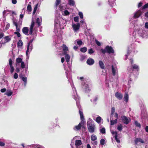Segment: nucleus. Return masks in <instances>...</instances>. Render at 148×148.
<instances>
[{"instance_id":"1","label":"nucleus","mask_w":148,"mask_h":148,"mask_svg":"<svg viewBox=\"0 0 148 148\" xmlns=\"http://www.w3.org/2000/svg\"><path fill=\"white\" fill-rule=\"evenodd\" d=\"M88 129L89 132L90 133H93L95 131V125L91 119H89L87 123Z\"/></svg>"},{"instance_id":"2","label":"nucleus","mask_w":148,"mask_h":148,"mask_svg":"<svg viewBox=\"0 0 148 148\" xmlns=\"http://www.w3.org/2000/svg\"><path fill=\"white\" fill-rule=\"evenodd\" d=\"M100 51L103 54H105L106 52L109 54L113 53L114 52L112 47L111 46H109L108 45L104 49H101Z\"/></svg>"},{"instance_id":"3","label":"nucleus","mask_w":148,"mask_h":148,"mask_svg":"<svg viewBox=\"0 0 148 148\" xmlns=\"http://www.w3.org/2000/svg\"><path fill=\"white\" fill-rule=\"evenodd\" d=\"M148 8V3L145 4L142 8V10H139L134 14V18H137L140 16L143 13V9Z\"/></svg>"},{"instance_id":"4","label":"nucleus","mask_w":148,"mask_h":148,"mask_svg":"<svg viewBox=\"0 0 148 148\" xmlns=\"http://www.w3.org/2000/svg\"><path fill=\"white\" fill-rule=\"evenodd\" d=\"M121 120L123 123L126 125L128 124L130 121V119H129L125 116H121Z\"/></svg>"},{"instance_id":"5","label":"nucleus","mask_w":148,"mask_h":148,"mask_svg":"<svg viewBox=\"0 0 148 148\" xmlns=\"http://www.w3.org/2000/svg\"><path fill=\"white\" fill-rule=\"evenodd\" d=\"M111 133L112 135H114V137H115V139L116 142L118 143H120V141L118 138V136L117 132L116 131H112L111 132Z\"/></svg>"},{"instance_id":"6","label":"nucleus","mask_w":148,"mask_h":148,"mask_svg":"<svg viewBox=\"0 0 148 148\" xmlns=\"http://www.w3.org/2000/svg\"><path fill=\"white\" fill-rule=\"evenodd\" d=\"M35 22L32 20V21L31 25L30 27V30L29 31V34L32 35L33 33V29L34 26Z\"/></svg>"},{"instance_id":"7","label":"nucleus","mask_w":148,"mask_h":148,"mask_svg":"<svg viewBox=\"0 0 148 148\" xmlns=\"http://www.w3.org/2000/svg\"><path fill=\"white\" fill-rule=\"evenodd\" d=\"M80 24L78 23L77 25L73 24L72 25V27L75 31L76 32L77 30H79L80 27Z\"/></svg>"},{"instance_id":"8","label":"nucleus","mask_w":148,"mask_h":148,"mask_svg":"<svg viewBox=\"0 0 148 148\" xmlns=\"http://www.w3.org/2000/svg\"><path fill=\"white\" fill-rule=\"evenodd\" d=\"M84 123H82V122L79 123V124L75 126L73 128V129L77 131L80 130L81 129L82 125H84Z\"/></svg>"},{"instance_id":"9","label":"nucleus","mask_w":148,"mask_h":148,"mask_svg":"<svg viewBox=\"0 0 148 148\" xmlns=\"http://www.w3.org/2000/svg\"><path fill=\"white\" fill-rule=\"evenodd\" d=\"M79 113L80 114V119L81 120V122H82V123H85V121L84 120L85 119L83 115V112L80 110H79Z\"/></svg>"},{"instance_id":"10","label":"nucleus","mask_w":148,"mask_h":148,"mask_svg":"<svg viewBox=\"0 0 148 148\" xmlns=\"http://www.w3.org/2000/svg\"><path fill=\"white\" fill-rule=\"evenodd\" d=\"M134 142L136 145H137L138 143L140 142L142 143H144L145 141L140 138H136L134 140Z\"/></svg>"},{"instance_id":"11","label":"nucleus","mask_w":148,"mask_h":148,"mask_svg":"<svg viewBox=\"0 0 148 148\" xmlns=\"http://www.w3.org/2000/svg\"><path fill=\"white\" fill-rule=\"evenodd\" d=\"M29 31L28 28L27 27H24L22 29L23 33L26 35H28V33Z\"/></svg>"},{"instance_id":"12","label":"nucleus","mask_w":148,"mask_h":148,"mask_svg":"<svg viewBox=\"0 0 148 148\" xmlns=\"http://www.w3.org/2000/svg\"><path fill=\"white\" fill-rule=\"evenodd\" d=\"M94 60L91 58H89L87 60V63L89 65H92L94 64Z\"/></svg>"},{"instance_id":"13","label":"nucleus","mask_w":148,"mask_h":148,"mask_svg":"<svg viewBox=\"0 0 148 148\" xmlns=\"http://www.w3.org/2000/svg\"><path fill=\"white\" fill-rule=\"evenodd\" d=\"M13 24L16 26V32H20V26L18 25V23L15 21H13Z\"/></svg>"},{"instance_id":"14","label":"nucleus","mask_w":148,"mask_h":148,"mask_svg":"<svg viewBox=\"0 0 148 148\" xmlns=\"http://www.w3.org/2000/svg\"><path fill=\"white\" fill-rule=\"evenodd\" d=\"M4 38L5 39V41L4 42H2V43L3 44H5L6 43L8 42L11 40V38L9 36H5Z\"/></svg>"},{"instance_id":"15","label":"nucleus","mask_w":148,"mask_h":148,"mask_svg":"<svg viewBox=\"0 0 148 148\" xmlns=\"http://www.w3.org/2000/svg\"><path fill=\"white\" fill-rule=\"evenodd\" d=\"M115 96L119 100L123 98V95L121 93L118 92H117L115 94Z\"/></svg>"},{"instance_id":"16","label":"nucleus","mask_w":148,"mask_h":148,"mask_svg":"<svg viewBox=\"0 0 148 148\" xmlns=\"http://www.w3.org/2000/svg\"><path fill=\"white\" fill-rule=\"evenodd\" d=\"M132 71L134 70L138 71L139 70L138 66L136 64H134L132 66Z\"/></svg>"},{"instance_id":"17","label":"nucleus","mask_w":148,"mask_h":148,"mask_svg":"<svg viewBox=\"0 0 148 148\" xmlns=\"http://www.w3.org/2000/svg\"><path fill=\"white\" fill-rule=\"evenodd\" d=\"M99 64L100 68L102 69H105V65L103 62L101 60H99Z\"/></svg>"},{"instance_id":"18","label":"nucleus","mask_w":148,"mask_h":148,"mask_svg":"<svg viewBox=\"0 0 148 148\" xmlns=\"http://www.w3.org/2000/svg\"><path fill=\"white\" fill-rule=\"evenodd\" d=\"M82 144V142L80 140H76L75 141V145L77 147L80 145Z\"/></svg>"},{"instance_id":"19","label":"nucleus","mask_w":148,"mask_h":148,"mask_svg":"<svg viewBox=\"0 0 148 148\" xmlns=\"http://www.w3.org/2000/svg\"><path fill=\"white\" fill-rule=\"evenodd\" d=\"M83 86L85 87V91L86 92H88L90 91V90L89 88L88 84H86L85 82H84V84Z\"/></svg>"},{"instance_id":"20","label":"nucleus","mask_w":148,"mask_h":148,"mask_svg":"<svg viewBox=\"0 0 148 148\" xmlns=\"http://www.w3.org/2000/svg\"><path fill=\"white\" fill-rule=\"evenodd\" d=\"M23 45V43L22 40L21 39L19 40L17 43L18 47H22Z\"/></svg>"},{"instance_id":"21","label":"nucleus","mask_w":148,"mask_h":148,"mask_svg":"<svg viewBox=\"0 0 148 148\" xmlns=\"http://www.w3.org/2000/svg\"><path fill=\"white\" fill-rule=\"evenodd\" d=\"M68 2L70 5L74 6L75 4V1L73 0H69Z\"/></svg>"},{"instance_id":"22","label":"nucleus","mask_w":148,"mask_h":148,"mask_svg":"<svg viewBox=\"0 0 148 148\" xmlns=\"http://www.w3.org/2000/svg\"><path fill=\"white\" fill-rule=\"evenodd\" d=\"M22 59L21 58H17L16 59V64L21 63L22 62Z\"/></svg>"},{"instance_id":"23","label":"nucleus","mask_w":148,"mask_h":148,"mask_svg":"<svg viewBox=\"0 0 148 148\" xmlns=\"http://www.w3.org/2000/svg\"><path fill=\"white\" fill-rule=\"evenodd\" d=\"M112 71L113 76H115L116 75V70L113 65L112 66Z\"/></svg>"},{"instance_id":"24","label":"nucleus","mask_w":148,"mask_h":148,"mask_svg":"<svg viewBox=\"0 0 148 148\" xmlns=\"http://www.w3.org/2000/svg\"><path fill=\"white\" fill-rule=\"evenodd\" d=\"M128 95L127 93H125L124 97V99L126 102L128 101Z\"/></svg>"},{"instance_id":"25","label":"nucleus","mask_w":148,"mask_h":148,"mask_svg":"<svg viewBox=\"0 0 148 148\" xmlns=\"http://www.w3.org/2000/svg\"><path fill=\"white\" fill-rule=\"evenodd\" d=\"M117 119H116L114 120H111L110 121V123L111 125H113L115 124H116L117 123Z\"/></svg>"},{"instance_id":"26","label":"nucleus","mask_w":148,"mask_h":148,"mask_svg":"<svg viewBox=\"0 0 148 148\" xmlns=\"http://www.w3.org/2000/svg\"><path fill=\"white\" fill-rule=\"evenodd\" d=\"M13 92L10 90H7L5 93V94L8 96H10L12 94Z\"/></svg>"},{"instance_id":"27","label":"nucleus","mask_w":148,"mask_h":148,"mask_svg":"<svg viewBox=\"0 0 148 148\" xmlns=\"http://www.w3.org/2000/svg\"><path fill=\"white\" fill-rule=\"evenodd\" d=\"M87 50V48L86 47H83L82 48L80 49V51L81 52L85 53L86 51Z\"/></svg>"},{"instance_id":"28","label":"nucleus","mask_w":148,"mask_h":148,"mask_svg":"<svg viewBox=\"0 0 148 148\" xmlns=\"http://www.w3.org/2000/svg\"><path fill=\"white\" fill-rule=\"evenodd\" d=\"M123 129L122 126V125L120 124L118 125L117 126V129L119 131H121Z\"/></svg>"},{"instance_id":"29","label":"nucleus","mask_w":148,"mask_h":148,"mask_svg":"<svg viewBox=\"0 0 148 148\" xmlns=\"http://www.w3.org/2000/svg\"><path fill=\"white\" fill-rule=\"evenodd\" d=\"M22 80L24 82V85L25 86L26 85L27 83V78L26 77H22Z\"/></svg>"},{"instance_id":"30","label":"nucleus","mask_w":148,"mask_h":148,"mask_svg":"<svg viewBox=\"0 0 148 148\" xmlns=\"http://www.w3.org/2000/svg\"><path fill=\"white\" fill-rule=\"evenodd\" d=\"M97 139V138L95 135H92L91 137V140L92 141H95Z\"/></svg>"},{"instance_id":"31","label":"nucleus","mask_w":148,"mask_h":148,"mask_svg":"<svg viewBox=\"0 0 148 148\" xmlns=\"http://www.w3.org/2000/svg\"><path fill=\"white\" fill-rule=\"evenodd\" d=\"M62 48L63 49V51H67L68 50V47L64 44H63L62 45Z\"/></svg>"},{"instance_id":"32","label":"nucleus","mask_w":148,"mask_h":148,"mask_svg":"<svg viewBox=\"0 0 148 148\" xmlns=\"http://www.w3.org/2000/svg\"><path fill=\"white\" fill-rule=\"evenodd\" d=\"M36 23L38 24V26H40L41 25V22L39 18H37L36 20Z\"/></svg>"},{"instance_id":"33","label":"nucleus","mask_w":148,"mask_h":148,"mask_svg":"<svg viewBox=\"0 0 148 148\" xmlns=\"http://www.w3.org/2000/svg\"><path fill=\"white\" fill-rule=\"evenodd\" d=\"M65 58L66 62H68L69 61L70 57L69 55H66L65 56Z\"/></svg>"},{"instance_id":"34","label":"nucleus","mask_w":148,"mask_h":148,"mask_svg":"<svg viewBox=\"0 0 148 148\" xmlns=\"http://www.w3.org/2000/svg\"><path fill=\"white\" fill-rule=\"evenodd\" d=\"M27 10L28 12H30L32 10V8L30 5L28 4L27 7Z\"/></svg>"},{"instance_id":"35","label":"nucleus","mask_w":148,"mask_h":148,"mask_svg":"<svg viewBox=\"0 0 148 148\" xmlns=\"http://www.w3.org/2000/svg\"><path fill=\"white\" fill-rule=\"evenodd\" d=\"M101 118L100 116L97 117L96 119V121L98 123H100L101 122Z\"/></svg>"},{"instance_id":"36","label":"nucleus","mask_w":148,"mask_h":148,"mask_svg":"<svg viewBox=\"0 0 148 148\" xmlns=\"http://www.w3.org/2000/svg\"><path fill=\"white\" fill-rule=\"evenodd\" d=\"M135 124L136 127H138L139 128L141 127V126L140 124L138 123L137 121H135Z\"/></svg>"},{"instance_id":"37","label":"nucleus","mask_w":148,"mask_h":148,"mask_svg":"<svg viewBox=\"0 0 148 148\" xmlns=\"http://www.w3.org/2000/svg\"><path fill=\"white\" fill-rule=\"evenodd\" d=\"M100 131L101 133L103 134L106 132V129L104 127L100 129Z\"/></svg>"},{"instance_id":"38","label":"nucleus","mask_w":148,"mask_h":148,"mask_svg":"<svg viewBox=\"0 0 148 148\" xmlns=\"http://www.w3.org/2000/svg\"><path fill=\"white\" fill-rule=\"evenodd\" d=\"M37 5H38L37 4L34 8V10H33V14H34L36 12V11L37 10Z\"/></svg>"},{"instance_id":"39","label":"nucleus","mask_w":148,"mask_h":148,"mask_svg":"<svg viewBox=\"0 0 148 148\" xmlns=\"http://www.w3.org/2000/svg\"><path fill=\"white\" fill-rule=\"evenodd\" d=\"M105 140L103 139H102L100 140V144L101 145H103L105 144Z\"/></svg>"},{"instance_id":"40","label":"nucleus","mask_w":148,"mask_h":148,"mask_svg":"<svg viewBox=\"0 0 148 148\" xmlns=\"http://www.w3.org/2000/svg\"><path fill=\"white\" fill-rule=\"evenodd\" d=\"M64 15H68L70 14V12L67 10H65L64 11Z\"/></svg>"},{"instance_id":"41","label":"nucleus","mask_w":148,"mask_h":148,"mask_svg":"<svg viewBox=\"0 0 148 148\" xmlns=\"http://www.w3.org/2000/svg\"><path fill=\"white\" fill-rule=\"evenodd\" d=\"M115 111V108L114 107H113L112 108L111 110V114L112 115L114 113Z\"/></svg>"},{"instance_id":"42","label":"nucleus","mask_w":148,"mask_h":148,"mask_svg":"<svg viewBox=\"0 0 148 148\" xmlns=\"http://www.w3.org/2000/svg\"><path fill=\"white\" fill-rule=\"evenodd\" d=\"M20 32H14V34H16L17 35V36L18 37H20L21 36V35L19 33Z\"/></svg>"},{"instance_id":"43","label":"nucleus","mask_w":148,"mask_h":148,"mask_svg":"<svg viewBox=\"0 0 148 148\" xmlns=\"http://www.w3.org/2000/svg\"><path fill=\"white\" fill-rule=\"evenodd\" d=\"M33 40H34V39H32L31 40H30V41H29V42L28 43V45H27V47L29 48L30 45H31V44H32V43Z\"/></svg>"},{"instance_id":"44","label":"nucleus","mask_w":148,"mask_h":148,"mask_svg":"<svg viewBox=\"0 0 148 148\" xmlns=\"http://www.w3.org/2000/svg\"><path fill=\"white\" fill-rule=\"evenodd\" d=\"M94 53V51L91 48L88 50V53L89 54H91L93 53Z\"/></svg>"},{"instance_id":"45","label":"nucleus","mask_w":148,"mask_h":148,"mask_svg":"<svg viewBox=\"0 0 148 148\" xmlns=\"http://www.w3.org/2000/svg\"><path fill=\"white\" fill-rule=\"evenodd\" d=\"M61 2V0H56V6L57 7L58 6Z\"/></svg>"},{"instance_id":"46","label":"nucleus","mask_w":148,"mask_h":148,"mask_svg":"<svg viewBox=\"0 0 148 148\" xmlns=\"http://www.w3.org/2000/svg\"><path fill=\"white\" fill-rule=\"evenodd\" d=\"M12 60L11 58H10L9 59V64L10 66H12Z\"/></svg>"},{"instance_id":"47","label":"nucleus","mask_w":148,"mask_h":148,"mask_svg":"<svg viewBox=\"0 0 148 148\" xmlns=\"http://www.w3.org/2000/svg\"><path fill=\"white\" fill-rule=\"evenodd\" d=\"M79 15L81 18L82 19L83 18V15L82 12H79Z\"/></svg>"},{"instance_id":"48","label":"nucleus","mask_w":148,"mask_h":148,"mask_svg":"<svg viewBox=\"0 0 148 148\" xmlns=\"http://www.w3.org/2000/svg\"><path fill=\"white\" fill-rule=\"evenodd\" d=\"M74 20L76 22H78L79 21V18L77 16H76L74 17Z\"/></svg>"},{"instance_id":"49","label":"nucleus","mask_w":148,"mask_h":148,"mask_svg":"<svg viewBox=\"0 0 148 148\" xmlns=\"http://www.w3.org/2000/svg\"><path fill=\"white\" fill-rule=\"evenodd\" d=\"M77 43L79 46L81 45L82 44V42L81 40H78L77 41Z\"/></svg>"},{"instance_id":"50","label":"nucleus","mask_w":148,"mask_h":148,"mask_svg":"<svg viewBox=\"0 0 148 148\" xmlns=\"http://www.w3.org/2000/svg\"><path fill=\"white\" fill-rule=\"evenodd\" d=\"M25 67V65L24 62H21V67L22 69H24Z\"/></svg>"},{"instance_id":"51","label":"nucleus","mask_w":148,"mask_h":148,"mask_svg":"<svg viewBox=\"0 0 148 148\" xmlns=\"http://www.w3.org/2000/svg\"><path fill=\"white\" fill-rule=\"evenodd\" d=\"M18 77V75L16 73H15L14 75V78L15 79H17Z\"/></svg>"},{"instance_id":"52","label":"nucleus","mask_w":148,"mask_h":148,"mask_svg":"<svg viewBox=\"0 0 148 148\" xmlns=\"http://www.w3.org/2000/svg\"><path fill=\"white\" fill-rule=\"evenodd\" d=\"M91 143L93 145H97V141L96 140L95 141H92V142H91Z\"/></svg>"},{"instance_id":"53","label":"nucleus","mask_w":148,"mask_h":148,"mask_svg":"<svg viewBox=\"0 0 148 148\" xmlns=\"http://www.w3.org/2000/svg\"><path fill=\"white\" fill-rule=\"evenodd\" d=\"M11 69L10 70V72L11 73H12L14 71V68L13 66H10Z\"/></svg>"},{"instance_id":"54","label":"nucleus","mask_w":148,"mask_h":148,"mask_svg":"<svg viewBox=\"0 0 148 148\" xmlns=\"http://www.w3.org/2000/svg\"><path fill=\"white\" fill-rule=\"evenodd\" d=\"M95 41L96 44L98 46H100L101 45V43L99 41L97 40H96Z\"/></svg>"},{"instance_id":"55","label":"nucleus","mask_w":148,"mask_h":148,"mask_svg":"<svg viewBox=\"0 0 148 148\" xmlns=\"http://www.w3.org/2000/svg\"><path fill=\"white\" fill-rule=\"evenodd\" d=\"M10 27V24L9 23L7 24L5 27V29L6 30L8 29Z\"/></svg>"},{"instance_id":"56","label":"nucleus","mask_w":148,"mask_h":148,"mask_svg":"<svg viewBox=\"0 0 148 148\" xmlns=\"http://www.w3.org/2000/svg\"><path fill=\"white\" fill-rule=\"evenodd\" d=\"M143 4V3L141 2H140L139 3L138 5V8H140L141 7Z\"/></svg>"},{"instance_id":"57","label":"nucleus","mask_w":148,"mask_h":148,"mask_svg":"<svg viewBox=\"0 0 148 148\" xmlns=\"http://www.w3.org/2000/svg\"><path fill=\"white\" fill-rule=\"evenodd\" d=\"M5 145V143L0 141V146H3Z\"/></svg>"},{"instance_id":"58","label":"nucleus","mask_w":148,"mask_h":148,"mask_svg":"<svg viewBox=\"0 0 148 148\" xmlns=\"http://www.w3.org/2000/svg\"><path fill=\"white\" fill-rule=\"evenodd\" d=\"M145 17H146V18H148V11L146 12L145 13Z\"/></svg>"},{"instance_id":"59","label":"nucleus","mask_w":148,"mask_h":148,"mask_svg":"<svg viewBox=\"0 0 148 148\" xmlns=\"http://www.w3.org/2000/svg\"><path fill=\"white\" fill-rule=\"evenodd\" d=\"M6 91V89L5 88H3L1 90V92H4Z\"/></svg>"},{"instance_id":"60","label":"nucleus","mask_w":148,"mask_h":148,"mask_svg":"<svg viewBox=\"0 0 148 148\" xmlns=\"http://www.w3.org/2000/svg\"><path fill=\"white\" fill-rule=\"evenodd\" d=\"M4 36V34L3 33H0V38H2Z\"/></svg>"},{"instance_id":"61","label":"nucleus","mask_w":148,"mask_h":148,"mask_svg":"<svg viewBox=\"0 0 148 148\" xmlns=\"http://www.w3.org/2000/svg\"><path fill=\"white\" fill-rule=\"evenodd\" d=\"M145 28L148 29V22H146L145 24Z\"/></svg>"},{"instance_id":"62","label":"nucleus","mask_w":148,"mask_h":148,"mask_svg":"<svg viewBox=\"0 0 148 148\" xmlns=\"http://www.w3.org/2000/svg\"><path fill=\"white\" fill-rule=\"evenodd\" d=\"M29 51V48L27 47V50L26 51V55L27 56L28 55V52Z\"/></svg>"},{"instance_id":"63","label":"nucleus","mask_w":148,"mask_h":148,"mask_svg":"<svg viewBox=\"0 0 148 148\" xmlns=\"http://www.w3.org/2000/svg\"><path fill=\"white\" fill-rule=\"evenodd\" d=\"M12 3L14 4H15L17 3L16 0H12Z\"/></svg>"},{"instance_id":"64","label":"nucleus","mask_w":148,"mask_h":148,"mask_svg":"<svg viewBox=\"0 0 148 148\" xmlns=\"http://www.w3.org/2000/svg\"><path fill=\"white\" fill-rule=\"evenodd\" d=\"M145 130L147 132H148V126H146L145 128Z\"/></svg>"}]
</instances>
